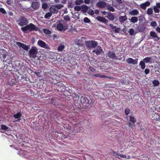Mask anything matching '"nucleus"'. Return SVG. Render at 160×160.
Returning a JSON list of instances; mask_svg holds the SVG:
<instances>
[{
    "label": "nucleus",
    "instance_id": "1",
    "mask_svg": "<svg viewBox=\"0 0 160 160\" xmlns=\"http://www.w3.org/2000/svg\"><path fill=\"white\" fill-rule=\"evenodd\" d=\"M21 29L24 33L28 32H31L34 30L37 31L38 30L37 28L34 24L32 23L28 24H27L25 26L22 27Z\"/></svg>",
    "mask_w": 160,
    "mask_h": 160
},
{
    "label": "nucleus",
    "instance_id": "2",
    "mask_svg": "<svg viewBox=\"0 0 160 160\" xmlns=\"http://www.w3.org/2000/svg\"><path fill=\"white\" fill-rule=\"evenodd\" d=\"M63 7V6L61 4H57L56 5H52L50 8L51 12L54 13L58 12V9H60Z\"/></svg>",
    "mask_w": 160,
    "mask_h": 160
},
{
    "label": "nucleus",
    "instance_id": "3",
    "mask_svg": "<svg viewBox=\"0 0 160 160\" xmlns=\"http://www.w3.org/2000/svg\"><path fill=\"white\" fill-rule=\"evenodd\" d=\"M17 22L18 24L22 27L25 26L28 23V20L23 17H20L19 19L17 20Z\"/></svg>",
    "mask_w": 160,
    "mask_h": 160
},
{
    "label": "nucleus",
    "instance_id": "4",
    "mask_svg": "<svg viewBox=\"0 0 160 160\" xmlns=\"http://www.w3.org/2000/svg\"><path fill=\"white\" fill-rule=\"evenodd\" d=\"M38 49L35 47H32L29 52V55L31 58H34L36 57Z\"/></svg>",
    "mask_w": 160,
    "mask_h": 160
},
{
    "label": "nucleus",
    "instance_id": "5",
    "mask_svg": "<svg viewBox=\"0 0 160 160\" xmlns=\"http://www.w3.org/2000/svg\"><path fill=\"white\" fill-rule=\"evenodd\" d=\"M85 44L87 47L90 48L95 47L97 45L96 42L93 41H87Z\"/></svg>",
    "mask_w": 160,
    "mask_h": 160
},
{
    "label": "nucleus",
    "instance_id": "6",
    "mask_svg": "<svg viewBox=\"0 0 160 160\" xmlns=\"http://www.w3.org/2000/svg\"><path fill=\"white\" fill-rule=\"evenodd\" d=\"M38 45L39 46L46 49H50V48L49 47V46L45 42L41 40H39L38 41Z\"/></svg>",
    "mask_w": 160,
    "mask_h": 160
},
{
    "label": "nucleus",
    "instance_id": "7",
    "mask_svg": "<svg viewBox=\"0 0 160 160\" xmlns=\"http://www.w3.org/2000/svg\"><path fill=\"white\" fill-rule=\"evenodd\" d=\"M57 28V29L59 31H64L67 29V27L66 26H63L62 24L59 23L58 24Z\"/></svg>",
    "mask_w": 160,
    "mask_h": 160
},
{
    "label": "nucleus",
    "instance_id": "8",
    "mask_svg": "<svg viewBox=\"0 0 160 160\" xmlns=\"http://www.w3.org/2000/svg\"><path fill=\"white\" fill-rule=\"evenodd\" d=\"M112 155L113 156H114L115 158L120 159L122 158H127L126 155L118 153L114 151L112 152Z\"/></svg>",
    "mask_w": 160,
    "mask_h": 160
},
{
    "label": "nucleus",
    "instance_id": "9",
    "mask_svg": "<svg viewBox=\"0 0 160 160\" xmlns=\"http://www.w3.org/2000/svg\"><path fill=\"white\" fill-rule=\"evenodd\" d=\"M138 59H133L131 58H128L126 59V61L129 64H136L138 63Z\"/></svg>",
    "mask_w": 160,
    "mask_h": 160
},
{
    "label": "nucleus",
    "instance_id": "10",
    "mask_svg": "<svg viewBox=\"0 0 160 160\" xmlns=\"http://www.w3.org/2000/svg\"><path fill=\"white\" fill-rule=\"evenodd\" d=\"M16 43L19 47H22L26 50L28 51V46L24 43L19 42H17Z\"/></svg>",
    "mask_w": 160,
    "mask_h": 160
},
{
    "label": "nucleus",
    "instance_id": "11",
    "mask_svg": "<svg viewBox=\"0 0 160 160\" xmlns=\"http://www.w3.org/2000/svg\"><path fill=\"white\" fill-rule=\"evenodd\" d=\"M80 101L82 103L86 105L88 104L89 103V100L85 97H82L80 98Z\"/></svg>",
    "mask_w": 160,
    "mask_h": 160
},
{
    "label": "nucleus",
    "instance_id": "12",
    "mask_svg": "<svg viewBox=\"0 0 160 160\" xmlns=\"http://www.w3.org/2000/svg\"><path fill=\"white\" fill-rule=\"evenodd\" d=\"M97 6L100 8L104 7L106 6V3L102 1H99L97 4Z\"/></svg>",
    "mask_w": 160,
    "mask_h": 160
},
{
    "label": "nucleus",
    "instance_id": "13",
    "mask_svg": "<svg viewBox=\"0 0 160 160\" xmlns=\"http://www.w3.org/2000/svg\"><path fill=\"white\" fill-rule=\"evenodd\" d=\"M40 3L38 2H33L31 5V7L34 10L38 9L40 6Z\"/></svg>",
    "mask_w": 160,
    "mask_h": 160
},
{
    "label": "nucleus",
    "instance_id": "14",
    "mask_svg": "<svg viewBox=\"0 0 160 160\" xmlns=\"http://www.w3.org/2000/svg\"><path fill=\"white\" fill-rule=\"evenodd\" d=\"M150 5V2H146L144 3H143L140 5V8L143 9H145L146 7L149 6Z\"/></svg>",
    "mask_w": 160,
    "mask_h": 160
},
{
    "label": "nucleus",
    "instance_id": "15",
    "mask_svg": "<svg viewBox=\"0 0 160 160\" xmlns=\"http://www.w3.org/2000/svg\"><path fill=\"white\" fill-rule=\"evenodd\" d=\"M129 14L131 15L135 16L139 14V12L137 9H134L131 10L129 12Z\"/></svg>",
    "mask_w": 160,
    "mask_h": 160
},
{
    "label": "nucleus",
    "instance_id": "16",
    "mask_svg": "<svg viewBox=\"0 0 160 160\" xmlns=\"http://www.w3.org/2000/svg\"><path fill=\"white\" fill-rule=\"evenodd\" d=\"M102 50L100 47H98L95 50H94L93 52H95L97 55H98L101 54L102 52Z\"/></svg>",
    "mask_w": 160,
    "mask_h": 160
},
{
    "label": "nucleus",
    "instance_id": "17",
    "mask_svg": "<svg viewBox=\"0 0 160 160\" xmlns=\"http://www.w3.org/2000/svg\"><path fill=\"white\" fill-rule=\"evenodd\" d=\"M96 19L101 22H108V20L106 19L101 16L97 17Z\"/></svg>",
    "mask_w": 160,
    "mask_h": 160
},
{
    "label": "nucleus",
    "instance_id": "18",
    "mask_svg": "<svg viewBox=\"0 0 160 160\" xmlns=\"http://www.w3.org/2000/svg\"><path fill=\"white\" fill-rule=\"evenodd\" d=\"M127 19V17L126 16H122L119 18V20L121 22L123 23Z\"/></svg>",
    "mask_w": 160,
    "mask_h": 160
},
{
    "label": "nucleus",
    "instance_id": "19",
    "mask_svg": "<svg viewBox=\"0 0 160 160\" xmlns=\"http://www.w3.org/2000/svg\"><path fill=\"white\" fill-rule=\"evenodd\" d=\"M93 76L95 77H99L101 78H109L108 76H105L103 75L100 74V73L95 74Z\"/></svg>",
    "mask_w": 160,
    "mask_h": 160
},
{
    "label": "nucleus",
    "instance_id": "20",
    "mask_svg": "<svg viewBox=\"0 0 160 160\" xmlns=\"http://www.w3.org/2000/svg\"><path fill=\"white\" fill-rule=\"evenodd\" d=\"M83 38H80L78 39L76 41V42L77 45H81L82 44V41L83 39Z\"/></svg>",
    "mask_w": 160,
    "mask_h": 160
},
{
    "label": "nucleus",
    "instance_id": "21",
    "mask_svg": "<svg viewBox=\"0 0 160 160\" xmlns=\"http://www.w3.org/2000/svg\"><path fill=\"white\" fill-rule=\"evenodd\" d=\"M150 36L155 38H157L158 39H159V38L157 34L155 32H150Z\"/></svg>",
    "mask_w": 160,
    "mask_h": 160
},
{
    "label": "nucleus",
    "instance_id": "22",
    "mask_svg": "<svg viewBox=\"0 0 160 160\" xmlns=\"http://www.w3.org/2000/svg\"><path fill=\"white\" fill-rule=\"evenodd\" d=\"M130 20L131 22L133 23H135L137 22L138 21V18L137 17H132L131 18Z\"/></svg>",
    "mask_w": 160,
    "mask_h": 160
},
{
    "label": "nucleus",
    "instance_id": "23",
    "mask_svg": "<svg viewBox=\"0 0 160 160\" xmlns=\"http://www.w3.org/2000/svg\"><path fill=\"white\" fill-rule=\"evenodd\" d=\"M10 129V128L8 127H7L6 126L4 125H2L1 126V130H3L4 131H9Z\"/></svg>",
    "mask_w": 160,
    "mask_h": 160
},
{
    "label": "nucleus",
    "instance_id": "24",
    "mask_svg": "<svg viewBox=\"0 0 160 160\" xmlns=\"http://www.w3.org/2000/svg\"><path fill=\"white\" fill-rule=\"evenodd\" d=\"M64 48V46L62 44H61L58 47V50L59 51H62L63 50Z\"/></svg>",
    "mask_w": 160,
    "mask_h": 160
},
{
    "label": "nucleus",
    "instance_id": "25",
    "mask_svg": "<svg viewBox=\"0 0 160 160\" xmlns=\"http://www.w3.org/2000/svg\"><path fill=\"white\" fill-rule=\"evenodd\" d=\"M107 17L111 20H113L115 18L114 16L111 13L108 14Z\"/></svg>",
    "mask_w": 160,
    "mask_h": 160
},
{
    "label": "nucleus",
    "instance_id": "26",
    "mask_svg": "<svg viewBox=\"0 0 160 160\" xmlns=\"http://www.w3.org/2000/svg\"><path fill=\"white\" fill-rule=\"evenodd\" d=\"M139 65L141 66L142 69H144L145 67V62L143 61H141L139 63Z\"/></svg>",
    "mask_w": 160,
    "mask_h": 160
},
{
    "label": "nucleus",
    "instance_id": "27",
    "mask_svg": "<svg viewBox=\"0 0 160 160\" xmlns=\"http://www.w3.org/2000/svg\"><path fill=\"white\" fill-rule=\"evenodd\" d=\"M153 10L152 9L150 8L148 9L147 10V13L149 15H151L152 14Z\"/></svg>",
    "mask_w": 160,
    "mask_h": 160
},
{
    "label": "nucleus",
    "instance_id": "28",
    "mask_svg": "<svg viewBox=\"0 0 160 160\" xmlns=\"http://www.w3.org/2000/svg\"><path fill=\"white\" fill-rule=\"evenodd\" d=\"M108 55L110 57L112 58H114L116 57L115 54L112 52H109Z\"/></svg>",
    "mask_w": 160,
    "mask_h": 160
},
{
    "label": "nucleus",
    "instance_id": "29",
    "mask_svg": "<svg viewBox=\"0 0 160 160\" xmlns=\"http://www.w3.org/2000/svg\"><path fill=\"white\" fill-rule=\"evenodd\" d=\"M83 2L82 0H76L75 1V4L77 5H80Z\"/></svg>",
    "mask_w": 160,
    "mask_h": 160
},
{
    "label": "nucleus",
    "instance_id": "30",
    "mask_svg": "<svg viewBox=\"0 0 160 160\" xmlns=\"http://www.w3.org/2000/svg\"><path fill=\"white\" fill-rule=\"evenodd\" d=\"M152 83L154 86H157L159 84V82L158 80H155L152 81Z\"/></svg>",
    "mask_w": 160,
    "mask_h": 160
},
{
    "label": "nucleus",
    "instance_id": "31",
    "mask_svg": "<svg viewBox=\"0 0 160 160\" xmlns=\"http://www.w3.org/2000/svg\"><path fill=\"white\" fill-rule=\"evenodd\" d=\"M52 15V14L51 12H48L45 15L44 18H49Z\"/></svg>",
    "mask_w": 160,
    "mask_h": 160
},
{
    "label": "nucleus",
    "instance_id": "32",
    "mask_svg": "<svg viewBox=\"0 0 160 160\" xmlns=\"http://www.w3.org/2000/svg\"><path fill=\"white\" fill-rule=\"evenodd\" d=\"M43 32L44 33L48 35L50 34L51 33V32L50 30H49L48 29H44Z\"/></svg>",
    "mask_w": 160,
    "mask_h": 160
},
{
    "label": "nucleus",
    "instance_id": "33",
    "mask_svg": "<svg viewBox=\"0 0 160 160\" xmlns=\"http://www.w3.org/2000/svg\"><path fill=\"white\" fill-rule=\"evenodd\" d=\"M151 59V58L150 57H147L145 58H144L143 59V61H144V62H145L146 63H147L149 62Z\"/></svg>",
    "mask_w": 160,
    "mask_h": 160
},
{
    "label": "nucleus",
    "instance_id": "34",
    "mask_svg": "<svg viewBox=\"0 0 160 160\" xmlns=\"http://www.w3.org/2000/svg\"><path fill=\"white\" fill-rule=\"evenodd\" d=\"M88 7L86 5L83 6L82 7V10L84 12H86L88 10Z\"/></svg>",
    "mask_w": 160,
    "mask_h": 160
},
{
    "label": "nucleus",
    "instance_id": "35",
    "mask_svg": "<svg viewBox=\"0 0 160 160\" xmlns=\"http://www.w3.org/2000/svg\"><path fill=\"white\" fill-rule=\"evenodd\" d=\"M158 8L156 6H154L153 7V10L155 13H158L159 12V10Z\"/></svg>",
    "mask_w": 160,
    "mask_h": 160
},
{
    "label": "nucleus",
    "instance_id": "36",
    "mask_svg": "<svg viewBox=\"0 0 160 160\" xmlns=\"http://www.w3.org/2000/svg\"><path fill=\"white\" fill-rule=\"evenodd\" d=\"M21 116V114L20 113H18L14 115V117L16 118H18L20 117Z\"/></svg>",
    "mask_w": 160,
    "mask_h": 160
},
{
    "label": "nucleus",
    "instance_id": "37",
    "mask_svg": "<svg viewBox=\"0 0 160 160\" xmlns=\"http://www.w3.org/2000/svg\"><path fill=\"white\" fill-rule=\"evenodd\" d=\"M81 9V7L80 6H77L74 7V9L75 10L77 11H80Z\"/></svg>",
    "mask_w": 160,
    "mask_h": 160
},
{
    "label": "nucleus",
    "instance_id": "38",
    "mask_svg": "<svg viewBox=\"0 0 160 160\" xmlns=\"http://www.w3.org/2000/svg\"><path fill=\"white\" fill-rule=\"evenodd\" d=\"M63 18L64 20L66 22H68L70 20V17L68 15L64 16Z\"/></svg>",
    "mask_w": 160,
    "mask_h": 160
},
{
    "label": "nucleus",
    "instance_id": "39",
    "mask_svg": "<svg viewBox=\"0 0 160 160\" xmlns=\"http://www.w3.org/2000/svg\"><path fill=\"white\" fill-rule=\"evenodd\" d=\"M83 21L85 23H89L90 22V19L87 17L84 19Z\"/></svg>",
    "mask_w": 160,
    "mask_h": 160
},
{
    "label": "nucleus",
    "instance_id": "40",
    "mask_svg": "<svg viewBox=\"0 0 160 160\" xmlns=\"http://www.w3.org/2000/svg\"><path fill=\"white\" fill-rule=\"evenodd\" d=\"M130 120L133 123H135L136 122V120L132 117H130Z\"/></svg>",
    "mask_w": 160,
    "mask_h": 160
},
{
    "label": "nucleus",
    "instance_id": "41",
    "mask_svg": "<svg viewBox=\"0 0 160 160\" xmlns=\"http://www.w3.org/2000/svg\"><path fill=\"white\" fill-rule=\"evenodd\" d=\"M88 13L91 15H93L94 13V11L92 9H89L88 11Z\"/></svg>",
    "mask_w": 160,
    "mask_h": 160
},
{
    "label": "nucleus",
    "instance_id": "42",
    "mask_svg": "<svg viewBox=\"0 0 160 160\" xmlns=\"http://www.w3.org/2000/svg\"><path fill=\"white\" fill-rule=\"evenodd\" d=\"M48 5L46 3H43L42 5V7L43 9H46L47 8Z\"/></svg>",
    "mask_w": 160,
    "mask_h": 160
},
{
    "label": "nucleus",
    "instance_id": "43",
    "mask_svg": "<svg viewBox=\"0 0 160 160\" xmlns=\"http://www.w3.org/2000/svg\"><path fill=\"white\" fill-rule=\"evenodd\" d=\"M108 10L112 12H114V8L111 6H109L108 7Z\"/></svg>",
    "mask_w": 160,
    "mask_h": 160
},
{
    "label": "nucleus",
    "instance_id": "44",
    "mask_svg": "<svg viewBox=\"0 0 160 160\" xmlns=\"http://www.w3.org/2000/svg\"><path fill=\"white\" fill-rule=\"evenodd\" d=\"M154 116L156 117V120H158L160 119V116L158 115L157 113H155L154 115Z\"/></svg>",
    "mask_w": 160,
    "mask_h": 160
},
{
    "label": "nucleus",
    "instance_id": "45",
    "mask_svg": "<svg viewBox=\"0 0 160 160\" xmlns=\"http://www.w3.org/2000/svg\"><path fill=\"white\" fill-rule=\"evenodd\" d=\"M134 30L133 29H130V30H129V34L130 35H132L133 34H134Z\"/></svg>",
    "mask_w": 160,
    "mask_h": 160
},
{
    "label": "nucleus",
    "instance_id": "46",
    "mask_svg": "<svg viewBox=\"0 0 160 160\" xmlns=\"http://www.w3.org/2000/svg\"><path fill=\"white\" fill-rule=\"evenodd\" d=\"M0 12L3 14H5L6 13V12L5 10L2 8H0Z\"/></svg>",
    "mask_w": 160,
    "mask_h": 160
},
{
    "label": "nucleus",
    "instance_id": "47",
    "mask_svg": "<svg viewBox=\"0 0 160 160\" xmlns=\"http://www.w3.org/2000/svg\"><path fill=\"white\" fill-rule=\"evenodd\" d=\"M130 111V110L128 108H127L125 110V113L127 115H128Z\"/></svg>",
    "mask_w": 160,
    "mask_h": 160
},
{
    "label": "nucleus",
    "instance_id": "48",
    "mask_svg": "<svg viewBox=\"0 0 160 160\" xmlns=\"http://www.w3.org/2000/svg\"><path fill=\"white\" fill-rule=\"evenodd\" d=\"M157 25L156 22H151V25L152 27H155Z\"/></svg>",
    "mask_w": 160,
    "mask_h": 160
},
{
    "label": "nucleus",
    "instance_id": "49",
    "mask_svg": "<svg viewBox=\"0 0 160 160\" xmlns=\"http://www.w3.org/2000/svg\"><path fill=\"white\" fill-rule=\"evenodd\" d=\"M150 70L148 69H145L144 72L146 74H148L149 73Z\"/></svg>",
    "mask_w": 160,
    "mask_h": 160
},
{
    "label": "nucleus",
    "instance_id": "50",
    "mask_svg": "<svg viewBox=\"0 0 160 160\" xmlns=\"http://www.w3.org/2000/svg\"><path fill=\"white\" fill-rule=\"evenodd\" d=\"M120 29L119 28H117L115 29V31L116 32H118L120 31Z\"/></svg>",
    "mask_w": 160,
    "mask_h": 160
},
{
    "label": "nucleus",
    "instance_id": "51",
    "mask_svg": "<svg viewBox=\"0 0 160 160\" xmlns=\"http://www.w3.org/2000/svg\"><path fill=\"white\" fill-rule=\"evenodd\" d=\"M94 13L96 14H98L99 13V11L98 10H95L94 11Z\"/></svg>",
    "mask_w": 160,
    "mask_h": 160
},
{
    "label": "nucleus",
    "instance_id": "52",
    "mask_svg": "<svg viewBox=\"0 0 160 160\" xmlns=\"http://www.w3.org/2000/svg\"><path fill=\"white\" fill-rule=\"evenodd\" d=\"M156 6H157V7L158 8H160V2L157 3L156 4Z\"/></svg>",
    "mask_w": 160,
    "mask_h": 160
},
{
    "label": "nucleus",
    "instance_id": "53",
    "mask_svg": "<svg viewBox=\"0 0 160 160\" xmlns=\"http://www.w3.org/2000/svg\"><path fill=\"white\" fill-rule=\"evenodd\" d=\"M84 2L86 4H88L90 2L89 0H85Z\"/></svg>",
    "mask_w": 160,
    "mask_h": 160
},
{
    "label": "nucleus",
    "instance_id": "54",
    "mask_svg": "<svg viewBox=\"0 0 160 160\" xmlns=\"http://www.w3.org/2000/svg\"><path fill=\"white\" fill-rule=\"evenodd\" d=\"M109 26L112 28L115 29L116 28V27L114 26L112 24H110Z\"/></svg>",
    "mask_w": 160,
    "mask_h": 160
},
{
    "label": "nucleus",
    "instance_id": "55",
    "mask_svg": "<svg viewBox=\"0 0 160 160\" xmlns=\"http://www.w3.org/2000/svg\"><path fill=\"white\" fill-rule=\"evenodd\" d=\"M156 30L159 32H160V28H157L156 29Z\"/></svg>",
    "mask_w": 160,
    "mask_h": 160
},
{
    "label": "nucleus",
    "instance_id": "56",
    "mask_svg": "<svg viewBox=\"0 0 160 160\" xmlns=\"http://www.w3.org/2000/svg\"><path fill=\"white\" fill-rule=\"evenodd\" d=\"M101 13L103 15H105L107 13V12L105 11H102Z\"/></svg>",
    "mask_w": 160,
    "mask_h": 160
},
{
    "label": "nucleus",
    "instance_id": "57",
    "mask_svg": "<svg viewBox=\"0 0 160 160\" xmlns=\"http://www.w3.org/2000/svg\"><path fill=\"white\" fill-rule=\"evenodd\" d=\"M89 70L92 72H93L94 70L93 69L92 67H90L89 68Z\"/></svg>",
    "mask_w": 160,
    "mask_h": 160
},
{
    "label": "nucleus",
    "instance_id": "58",
    "mask_svg": "<svg viewBox=\"0 0 160 160\" xmlns=\"http://www.w3.org/2000/svg\"><path fill=\"white\" fill-rule=\"evenodd\" d=\"M119 3H121L122 2V0H116Z\"/></svg>",
    "mask_w": 160,
    "mask_h": 160
},
{
    "label": "nucleus",
    "instance_id": "59",
    "mask_svg": "<svg viewBox=\"0 0 160 160\" xmlns=\"http://www.w3.org/2000/svg\"><path fill=\"white\" fill-rule=\"evenodd\" d=\"M3 58H6V55L3 54Z\"/></svg>",
    "mask_w": 160,
    "mask_h": 160
},
{
    "label": "nucleus",
    "instance_id": "60",
    "mask_svg": "<svg viewBox=\"0 0 160 160\" xmlns=\"http://www.w3.org/2000/svg\"><path fill=\"white\" fill-rule=\"evenodd\" d=\"M35 73L36 74V75H38L39 74V73L38 72H35Z\"/></svg>",
    "mask_w": 160,
    "mask_h": 160
},
{
    "label": "nucleus",
    "instance_id": "61",
    "mask_svg": "<svg viewBox=\"0 0 160 160\" xmlns=\"http://www.w3.org/2000/svg\"><path fill=\"white\" fill-rule=\"evenodd\" d=\"M139 29V30L140 31H141V32H142V31H143V30H144V29H141V30L140 29Z\"/></svg>",
    "mask_w": 160,
    "mask_h": 160
},
{
    "label": "nucleus",
    "instance_id": "62",
    "mask_svg": "<svg viewBox=\"0 0 160 160\" xmlns=\"http://www.w3.org/2000/svg\"><path fill=\"white\" fill-rule=\"evenodd\" d=\"M7 3L8 4H9V3H10V1H9V0H7Z\"/></svg>",
    "mask_w": 160,
    "mask_h": 160
},
{
    "label": "nucleus",
    "instance_id": "63",
    "mask_svg": "<svg viewBox=\"0 0 160 160\" xmlns=\"http://www.w3.org/2000/svg\"><path fill=\"white\" fill-rule=\"evenodd\" d=\"M57 37V35H54V38H55V37Z\"/></svg>",
    "mask_w": 160,
    "mask_h": 160
},
{
    "label": "nucleus",
    "instance_id": "64",
    "mask_svg": "<svg viewBox=\"0 0 160 160\" xmlns=\"http://www.w3.org/2000/svg\"><path fill=\"white\" fill-rule=\"evenodd\" d=\"M66 0H65V3H66Z\"/></svg>",
    "mask_w": 160,
    "mask_h": 160
}]
</instances>
